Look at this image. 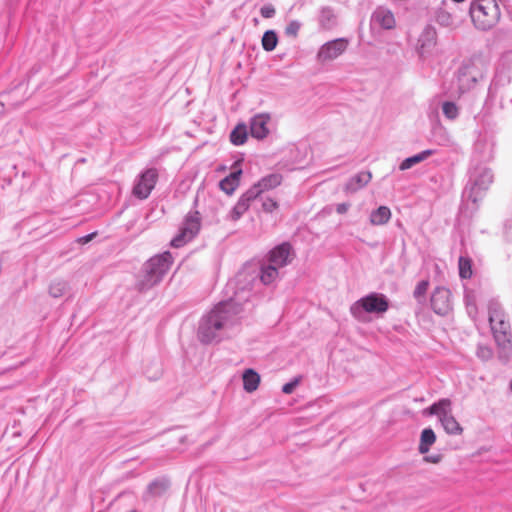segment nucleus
Returning a JSON list of instances; mask_svg holds the SVG:
<instances>
[{
	"instance_id": "aec40b11",
	"label": "nucleus",
	"mask_w": 512,
	"mask_h": 512,
	"mask_svg": "<svg viewBox=\"0 0 512 512\" xmlns=\"http://www.w3.org/2000/svg\"><path fill=\"white\" fill-rule=\"evenodd\" d=\"M318 22L320 27L324 30L334 28L337 25V15L333 8L328 6L322 7L319 12Z\"/></svg>"
},
{
	"instance_id": "e433bc0d",
	"label": "nucleus",
	"mask_w": 512,
	"mask_h": 512,
	"mask_svg": "<svg viewBox=\"0 0 512 512\" xmlns=\"http://www.w3.org/2000/svg\"><path fill=\"white\" fill-rule=\"evenodd\" d=\"M494 355L493 349L484 344H479L476 350V356L482 361H489Z\"/></svg>"
},
{
	"instance_id": "1a4fd4ad",
	"label": "nucleus",
	"mask_w": 512,
	"mask_h": 512,
	"mask_svg": "<svg viewBox=\"0 0 512 512\" xmlns=\"http://www.w3.org/2000/svg\"><path fill=\"white\" fill-rule=\"evenodd\" d=\"M348 47V41L344 38H337L324 43L318 50L317 61L327 63L337 59Z\"/></svg>"
},
{
	"instance_id": "bb28decb",
	"label": "nucleus",
	"mask_w": 512,
	"mask_h": 512,
	"mask_svg": "<svg viewBox=\"0 0 512 512\" xmlns=\"http://www.w3.org/2000/svg\"><path fill=\"white\" fill-rule=\"evenodd\" d=\"M433 154H434V151L428 149V150H424L416 155L408 157L401 162L399 169L402 171L408 170L411 167H413L414 165L426 160L428 157H430Z\"/></svg>"
},
{
	"instance_id": "cd10ccee",
	"label": "nucleus",
	"mask_w": 512,
	"mask_h": 512,
	"mask_svg": "<svg viewBox=\"0 0 512 512\" xmlns=\"http://www.w3.org/2000/svg\"><path fill=\"white\" fill-rule=\"evenodd\" d=\"M436 435L431 428H425L421 432L420 443L418 450L421 454H425L430 450V447L435 443Z\"/></svg>"
},
{
	"instance_id": "09e8293b",
	"label": "nucleus",
	"mask_w": 512,
	"mask_h": 512,
	"mask_svg": "<svg viewBox=\"0 0 512 512\" xmlns=\"http://www.w3.org/2000/svg\"><path fill=\"white\" fill-rule=\"evenodd\" d=\"M511 103H512V99H511Z\"/></svg>"
},
{
	"instance_id": "a878e982",
	"label": "nucleus",
	"mask_w": 512,
	"mask_h": 512,
	"mask_svg": "<svg viewBox=\"0 0 512 512\" xmlns=\"http://www.w3.org/2000/svg\"><path fill=\"white\" fill-rule=\"evenodd\" d=\"M280 277L279 268L275 267L273 264L268 263L267 265H263L261 268L260 279L263 284L270 285L273 284Z\"/></svg>"
},
{
	"instance_id": "dca6fc26",
	"label": "nucleus",
	"mask_w": 512,
	"mask_h": 512,
	"mask_svg": "<svg viewBox=\"0 0 512 512\" xmlns=\"http://www.w3.org/2000/svg\"><path fill=\"white\" fill-rule=\"evenodd\" d=\"M371 178L372 175L369 171H360L346 182L344 191L346 193H355L364 188L370 182Z\"/></svg>"
},
{
	"instance_id": "ddd939ff",
	"label": "nucleus",
	"mask_w": 512,
	"mask_h": 512,
	"mask_svg": "<svg viewBox=\"0 0 512 512\" xmlns=\"http://www.w3.org/2000/svg\"><path fill=\"white\" fill-rule=\"evenodd\" d=\"M271 115L269 113H259L250 119V133L256 139H264L269 133V123Z\"/></svg>"
},
{
	"instance_id": "de8ad7c7",
	"label": "nucleus",
	"mask_w": 512,
	"mask_h": 512,
	"mask_svg": "<svg viewBox=\"0 0 512 512\" xmlns=\"http://www.w3.org/2000/svg\"><path fill=\"white\" fill-rule=\"evenodd\" d=\"M453 2H456V3H462L464 2L465 0H452Z\"/></svg>"
},
{
	"instance_id": "a211bd4d",
	"label": "nucleus",
	"mask_w": 512,
	"mask_h": 512,
	"mask_svg": "<svg viewBox=\"0 0 512 512\" xmlns=\"http://www.w3.org/2000/svg\"><path fill=\"white\" fill-rule=\"evenodd\" d=\"M457 83L462 93L473 89L478 83V80L468 71V67L463 62L458 69Z\"/></svg>"
},
{
	"instance_id": "4c0bfd02",
	"label": "nucleus",
	"mask_w": 512,
	"mask_h": 512,
	"mask_svg": "<svg viewBox=\"0 0 512 512\" xmlns=\"http://www.w3.org/2000/svg\"><path fill=\"white\" fill-rule=\"evenodd\" d=\"M429 287V281L428 280H422L420 281L414 290V297L418 300V302H422L425 298V294Z\"/></svg>"
},
{
	"instance_id": "49530a36",
	"label": "nucleus",
	"mask_w": 512,
	"mask_h": 512,
	"mask_svg": "<svg viewBox=\"0 0 512 512\" xmlns=\"http://www.w3.org/2000/svg\"><path fill=\"white\" fill-rule=\"evenodd\" d=\"M424 459L427 462L438 463L440 461V456H438V455H436V456H426Z\"/></svg>"
},
{
	"instance_id": "6ab92c4d",
	"label": "nucleus",
	"mask_w": 512,
	"mask_h": 512,
	"mask_svg": "<svg viewBox=\"0 0 512 512\" xmlns=\"http://www.w3.org/2000/svg\"><path fill=\"white\" fill-rule=\"evenodd\" d=\"M282 183V175L279 173H272L261 178L250 189L257 191V197L268 190L278 187Z\"/></svg>"
},
{
	"instance_id": "72a5a7b5",
	"label": "nucleus",
	"mask_w": 512,
	"mask_h": 512,
	"mask_svg": "<svg viewBox=\"0 0 512 512\" xmlns=\"http://www.w3.org/2000/svg\"><path fill=\"white\" fill-rule=\"evenodd\" d=\"M435 21L443 27H451L454 24V17L450 12L439 8L435 13Z\"/></svg>"
},
{
	"instance_id": "4be33fe9",
	"label": "nucleus",
	"mask_w": 512,
	"mask_h": 512,
	"mask_svg": "<svg viewBox=\"0 0 512 512\" xmlns=\"http://www.w3.org/2000/svg\"><path fill=\"white\" fill-rule=\"evenodd\" d=\"M420 42V53L429 52L436 45V31L431 27H426L419 39Z\"/></svg>"
},
{
	"instance_id": "f704fd0d",
	"label": "nucleus",
	"mask_w": 512,
	"mask_h": 512,
	"mask_svg": "<svg viewBox=\"0 0 512 512\" xmlns=\"http://www.w3.org/2000/svg\"><path fill=\"white\" fill-rule=\"evenodd\" d=\"M442 112L449 120H455L459 115L458 106L452 101H446L442 104Z\"/></svg>"
},
{
	"instance_id": "39448f33",
	"label": "nucleus",
	"mask_w": 512,
	"mask_h": 512,
	"mask_svg": "<svg viewBox=\"0 0 512 512\" xmlns=\"http://www.w3.org/2000/svg\"><path fill=\"white\" fill-rule=\"evenodd\" d=\"M469 12L475 27L484 31L494 27L501 15L497 0H473Z\"/></svg>"
},
{
	"instance_id": "6e6552de",
	"label": "nucleus",
	"mask_w": 512,
	"mask_h": 512,
	"mask_svg": "<svg viewBox=\"0 0 512 512\" xmlns=\"http://www.w3.org/2000/svg\"><path fill=\"white\" fill-rule=\"evenodd\" d=\"M201 217L198 211H191L184 219L180 233L171 240V246L179 248L191 241L199 232Z\"/></svg>"
},
{
	"instance_id": "c85d7f7f",
	"label": "nucleus",
	"mask_w": 512,
	"mask_h": 512,
	"mask_svg": "<svg viewBox=\"0 0 512 512\" xmlns=\"http://www.w3.org/2000/svg\"><path fill=\"white\" fill-rule=\"evenodd\" d=\"M260 383L259 374L253 369H247L243 374V387L244 390L251 393L255 391Z\"/></svg>"
},
{
	"instance_id": "58836bf2",
	"label": "nucleus",
	"mask_w": 512,
	"mask_h": 512,
	"mask_svg": "<svg viewBox=\"0 0 512 512\" xmlns=\"http://www.w3.org/2000/svg\"><path fill=\"white\" fill-rule=\"evenodd\" d=\"M301 23L298 20H292L290 21L286 28H285V34L290 37H296L301 29Z\"/></svg>"
},
{
	"instance_id": "a19ab883",
	"label": "nucleus",
	"mask_w": 512,
	"mask_h": 512,
	"mask_svg": "<svg viewBox=\"0 0 512 512\" xmlns=\"http://www.w3.org/2000/svg\"><path fill=\"white\" fill-rule=\"evenodd\" d=\"M299 382H300V378H294L290 382L283 385L282 392L284 394H291L294 391V389L296 388V386L299 384Z\"/></svg>"
},
{
	"instance_id": "37998d69",
	"label": "nucleus",
	"mask_w": 512,
	"mask_h": 512,
	"mask_svg": "<svg viewBox=\"0 0 512 512\" xmlns=\"http://www.w3.org/2000/svg\"><path fill=\"white\" fill-rule=\"evenodd\" d=\"M350 208V204L349 203H339L336 205V212L338 214H345Z\"/></svg>"
},
{
	"instance_id": "423d86ee",
	"label": "nucleus",
	"mask_w": 512,
	"mask_h": 512,
	"mask_svg": "<svg viewBox=\"0 0 512 512\" xmlns=\"http://www.w3.org/2000/svg\"><path fill=\"white\" fill-rule=\"evenodd\" d=\"M388 309V298L384 294L372 292L354 302L350 307V313L357 320H363L366 313L383 314Z\"/></svg>"
},
{
	"instance_id": "393cba45",
	"label": "nucleus",
	"mask_w": 512,
	"mask_h": 512,
	"mask_svg": "<svg viewBox=\"0 0 512 512\" xmlns=\"http://www.w3.org/2000/svg\"><path fill=\"white\" fill-rule=\"evenodd\" d=\"M473 261L467 253H463L458 259L459 277L461 279H470L473 275Z\"/></svg>"
},
{
	"instance_id": "b1692460",
	"label": "nucleus",
	"mask_w": 512,
	"mask_h": 512,
	"mask_svg": "<svg viewBox=\"0 0 512 512\" xmlns=\"http://www.w3.org/2000/svg\"><path fill=\"white\" fill-rule=\"evenodd\" d=\"M391 218V211L387 206H380L370 214V223L374 226L385 225Z\"/></svg>"
},
{
	"instance_id": "9b49d317",
	"label": "nucleus",
	"mask_w": 512,
	"mask_h": 512,
	"mask_svg": "<svg viewBox=\"0 0 512 512\" xmlns=\"http://www.w3.org/2000/svg\"><path fill=\"white\" fill-rule=\"evenodd\" d=\"M451 292L445 287H437L431 296L430 302L433 311L438 315H446L451 310Z\"/></svg>"
},
{
	"instance_id": "f3484780",
	"label": "nucleus",
	"mask_w": 512,
	"mask_h": 512,
	"mask_svg": "<svg viewBox=\"0 0 512 512\" xmlns=\"http://www.w3.org/2000/svg\"><path fill=\"white\" fill-rule=\"evenodd\" d=\"M511 71L512 66L510 64L507 67L501 66L497 68L495 77L488 90V99H492L494 97L497 86L506 85L510 82Z\"/></svg>"
},
{
	"instance_id": "f03ea898",
	"label": "nucleus",
	"mask_w": 512,
	"mask_h": 512,
	"mask_svg": "<svg viewBox=\"0 0 512 512\" xmlns=\"http://www.w3.org/2000/svg\"><path fill=\"white\" fill-rule=\"evenodd\" d=\"M488 320L497 346L498 359L506 364L512 356V331L501 304L496 300L488 304Z\"/></svg>"
},
{
	"instance_id": "412c9836",
	"label": "nucleus",
	"mask_w": 512,
	"mask_h": 512,
	"mask_svg": "<svg viewBox=\"0 0 512 512\" xmlns=\"http://www.w3.org/2000/svg\"><path fill=\"white\" fill-rule=\"evenodd\" d=\"M241 173V170L231 172L219 182L220 189L227 195H232L239 186Z\"/></svg>"
},
{
	"instance_id": "2eb2a0df",
	"label": "nucleus",
	"mask_w": 512,
	"mask_h": 512,
	"mask_svg": "<svg viewBox=\"0 0 512 512\" xmlns=\"http://www.w3.org/2000/svg\"><path fill=\"white\" fill-rule=\"evenodd\" d=\"M257 198V191L255 189H248L237 201L235 206L230 211V218L237 221L248 210L250 203Z\"/></svg>"
},
{
	"instance_id": "f8f14e48",
	"label": "nucleus",
	"mask_w": 512,
	"mask_h": 512,
	"mask_svg": "<svg viewBox=\"0 0 512 512\" xmlns=\"http://www.w3.org/2000/svg\"><path fill=\"white\" fill-rule=\"evenodd\" d=\"M293 258L294 252L292 246L284 242L270 251L268 261L280 269L290 264Z\"/></svg>"
},
{
	"instance_id": "7ed1b4c3",
	"label": "nucleus",
	"mask_w": 512,
	"mask_h": 512,
	"mask_svg": "<svg viewBox=\"0 0 512 512\" xmlns=\"http://www.w3.org/2000/svg\"><path fill=\"white\" fill-rule=\"evenodd\" d=\"M173 263V257L169 251L151 257L143 268V276L138 281L140 292H145L159 284Z\"/></svg>"
},
{
	"instance_id": "0eeeda50",
	"label": "nucleus",
	"mask_w": 512,
	"mask_h": 512,
	"mask_svg": "<svg viewBox=\"0 0 512 512\" xmlns=\"http://www.w3.org/2000/svg\"><path fill=\"white\" fill-rule=\"evenodd\" d=\"M158 170L156 168H146L140 172L134 179L132 194L140 200L147 199L158 181Z\"/></svg>"
},
{
	"instance_id": "c03bdc74",
	"label": "nucleus",
	"mask_w": 512,
	"mask_h": 512,
	"mask_svg": "<svg viewBox=\"0 0 512 512\" xmlns=\"http://www.w3.org/2000/svg\"><path fill=\"white\" fill-rule=\"evenodd\" d=\"M149 491L152 492V493H156L158 488H161V489H164L165 488V485L164 483L160 482V481H154L152 482L150 485H149Z\"/></svg>"
},
{
	"instance_id": "473e14b6",
	"label": "nucleus",
	"mask_w": 512,
	"mask_h": 512,
	"mask_svg": "<svg viewBox=\"0 0 512 512\" xmlns=\"http://www.w3.org/2000/svg\"><path fill=\"white\" fill-rule=\"evenodd\" d=\"M68 290V283L64 280H55L50 284L49 294L54 298L65 295Z\"/></svg>"
},
{
	"instance_id": "4468645a",
	"label": "nucleus",
	"mask_w": 512,
	"mask_h": 512,
	"mask_svg": "<svg viewBox=\"0 0 512 512\" xmlns=\"http://www.w3.org/2000/svg\"><path fill=\"white\" fill-rule=\"evenodd\" d=\"M371 23L378 25L383 29H392L396 21L392 11L386 7L380 6L375 9L371 16Z\"/></svg>"
},
{
	"instance_id": "2f4dec72",
	"label": "nucleus",
	"mask_w": 512,
	"mask_h": 512,
	"mask_svg": "<svg viewBox=\"0 0 512 512\" xmlns=\"http://www.w3.org/2000/svg\"><path fill=\"white\" fill-rule=\"evenodd\" d=\"M278 43V37L275 31L268 30L263 34L262 47L265 51H273Z\"/></svg>"
},
{
	"instance_id": "9d476101",
	"label": "nucleus",
	"mask_w": 512,
	"mask_h": 512,
	"mask_svg": "<svg viewBox=\"0 0 512 512\" xmlns=\"http://www.w3.org/2000/svg\"><path fill=\"white\" fill-rule=\"evenodd\" d=\"M491 59L487 54L477 53L472 55L470 58L463 61L468 67V71L479 81H482L490 67Z\"/></svg>"
},
{
	"instance_id": "c9c22d12",
	"label": "nucleus",
	"mask_w": 512,
	"mask_h": 512,
	"mask_svg": "<svg viewBox=\"0 0 512 512\" xmlns=\"http://www.w3.org/2000/svg\"><path fill=\"white\" fill-rule=\"evenodd\" d=\"M465 303H466V310L468 315L475 321L477 316V306H476V299L475 295L467 292L465 293Z\"/></svg>"
},
{
	"instance_id": "20e7f679",
	"label": "nucleus",
	"mask_w": 512,
	"mask_h": 512,
	"mask_svg": "<svg viewBox=\"0 0 512 512\" xmlns=\"http://www.w3.org/2000/svg\"><path fill=\"white\" fill-rule=\"evenodd\" d=\"M493 182V174L489 168L482 165L472 167L469 179L462 193V201L468 207L469 202L476 204L481 200Z\"/></svg>"
},
{
	"instance_id": "f257e3e1",
	"label": "nucleus",
	"mask_w": 512,
	"mask_h": 512,
	"mask_svg": "<svg viewBox=\"0 0 512 512\" xmlns=\"http://www.w3.org/2000/svg\"><path fill=\"white\" fill-rule=\"evenodd\" d=\"M241 312V307L237 299L230 298L214 306V308L205 314L199 323L198 338L204 344L221 341L232 327L237 315Z\"/></svg>"
},
{
	"instance_id": "5701e85b",
	"label": "nucleus",
	"mask_w": 512,
	"mask_h": 512,
	"mask_svg": "<svg viewBox=\"0 0 512 512\" xmlns=\"http://www.w3.org/2000/svg\"><path fill=\"white\" fill-rule=\"evenodd\" d=\"M426 411L430 415H436L440 421L444 417L452 414L451 401L449 399H441L432 404Z\"/></svg>"
},
{
	"instance_id": "a18cd8bd",
	"label": "nucleus",
	"mask_w": 512,
	"mask_h": 512,
	"mask_svg": "<svg viewBox=\"0 0 512 512\" xmlns=\"http://www.w3.org/2000/svg\"><path fill=\"white\" fill-rule=\"evenodd\" d=\"M96 236V232H93V233H90V234H87L83 237H80L78 239V243L80 244H86L88 242H90L94 237Z\"/></svg>"
},
{
	"instance_id": "79ce46f5",
	"label": "nucleus",
	"mask_w": 512,
	"mask_h": 512,
	"mask_svg": "<svg viewBox=\"0 0 512 512\" xmlns=\"http://www.w3.org/2000/svg\"><path fill=\"white\" fill-rule=\"evenodd\" d=\"M260 14L263 18H272L275 15V8L271 4L261 7Z\"/></svg>"
},
{
	"instance_id": "ea45409f",
	"label": "nucleus",
	"mask_w": 512,
	"mask_h": 512,
	"mask_svg": "<svg viewBox=\"0 0 512 512\" xmlns=\"http://www.w3.org/2000/svg\"><path fill=\"white\" fill-rule=\"evenodd\" d=\"M262 208L265 212L271 213L278 208V203L273 198H265L262 202Z\"/></svg>"
},
{
	"instance_id": "7c9ffc66",
	"label": "nucleus",
	"mask_w": 512,
	"mask_h": 512,
	"mask_svg": "<svg viewBox=\"0 0 512 512\" xmlns=\"http://www.w3.org/2000/svg\"><path fill=\"white\" fill-rule=\"evenodd\" d=\"M230 140L234 145H242L247 140V127L245 124H238L230 134Z\"/></svg>"
},
{
	"instance_id": "c756f323",
	"label": "nucleus",
	"mask_w": 512,
	"mask_h": 512,
	"mask_svg": "<svg viewBox=\"0 0 512 512\" xmlns=\"http://www.w3.org/2000/svg\"><path fill=\"white\" fill-rule=\"evenodd\" d=\"M440 422L445 432L450 435H460L463 432V428L452 414L444 417Z\"/></svg>"
}]
</instances>
